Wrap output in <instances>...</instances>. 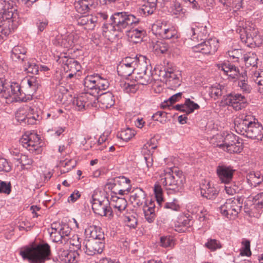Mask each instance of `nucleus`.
<instances>
[{
    "mask_svg": "<svg viewBox=\"0 0 263 263\" xmlns=\"http://www.w3.org/2000/svg\"><path fill=\"white\" fill-rule=\"evenodd\" d=\"M200 192L202 196L210 200L214 199L218 194V191L209 182L201 184Z\"/></svg>",
    "mask_w": 263,
    "mask_h": 263,
    "instance_id": "5701e85b",
    "label": "nucleus"
},
{
    "mask_svg": "<svg viewBox=\"0 0 263 263\" xmlns=\"http://www.w3.org/2000/svg\"><path fill=\"white\" fill-rule=\"evenodd\" d=\"M243 248L240 250V254L242 256H249L251 255L250 250V242L249 240L242 241Z\"/></svg>",
    "mask_w": 263,
    "mask_h": 263,
    "instance_id": "680f3d73",
    "label": "nucleus"
},
{
    "mask_svg": "<svg viewBox=\"0 0 263 263\" xmlns=\"http://www.w3.org/2000/svg\"><path fill=\"white\" fill-rule=\"evenodd\" d=\"M205 246L212 251H214L221 247L220 243L216 239H209L205 243Z\"/></svg>",
    "mask_w": 263,
    "mask_h": 263,
    "instance_id": "bf43d9fd",
    "label": "nucleus"
},
{
    "mask_svg": "<svg viewBox=\"0 0 263 263\" xmlns=\"http://www.w3.org/2000/svg\"><path fill=\"white\" fill-rule=\"evenodd\" d=\"M235 170L230 166L218 165L216 168V173L219 180L223 183L232 181Z\"/></svg>",
    "mask_w": 263,
    "mask_h": 263,
    "instance_id": "6ab92c4d",
    "label": "nucleus"
},
{
    "mask_svg": "<svg viewBox=\"0 0 263 263\" xmlns=\"http://www.w3.org/2000/svg\"><path fill=\"white\" fill-rule=\"evenodd\" d=\"M243 31L245 32L246 39L243 40L244 39L242 37V34H241V40L243 42L248 44V45H255L259 46L263 42V39L260 35L258 34V31L253 30V31H249L243 29Z\"/></svg>",
    "mask_w": 263,
    "mask_h": 263,
    "instance_id": "aec40b11",
    "label": "nucleus"
},
{
    "mask_svg": "<svg viewBox=\"0 0 263 263\" xmlns=\"http://www.w3.org/2000/svg\"><path fill=\"white\" fill-rule=\"evenodd\" d=\"M133 26L126 31V35L129 42L138 43L142 41L145 34V31L142 28H136Z\"/></svg>",
    "mask_w": 263,
    "mask_h": 263,
    "instance_id": "4be33fe9",
    "label": "nucleus"
},
{
    "mask_svg": "<svg viewBox=\"0 0 263 263\" xmlns=\"http://www.w3.org/2000/svg\"><path fill=\"white\" fill-rule=\"evenodd\" d=\"M98 100L100 107L103 109L110 108L115 104L114 96L109 91L101 94Z\"/></svg>",
    "mask_w": 263,
    "mask_h": 263,
    "instance_id": "393cba45",
    "label": "nucleus"
},
{
    "mask_svg": "<svg viewBox=\"0 0 263 263\" xmlns=\"http://www.w3.org/2000/svg\"><path fill=\"white\" fill-rule=\"evenodd\" d=\"M20 254L29 263H44L50 260L51 253L50 246L45 243L24 247L21 248Z\"/></svg>",
    "mask_w": 263,
    "mask_h": 263,
    "instance_id": "39448f33",
    "label": "nucleus"
},
{
    "mask_svg": "<svg viewBox=\"0 0 263 263\" xmlns=\"http://www.w3.org/2000/svg\"><path fill=\"white\" fill-rule=\"evenodd\" d=\"M208 31L206 27L200 24H193L187 30V35L191 37L193 41L203 40L206 36Z\"/></svg>",
    "mask_w": 263,
    "mask_h": 263,
    "instance_id": "a211bd4d",
    "label": "nucleus"
},
{
    "mask_svg": "<svg viewBox=\"0 0 263 263\" xmlns=\"http://www.w3.org/2000/svg\"><path fill=\"white\" fill-rule=\"evenodd\" d=\"M130 180L124 177L119 176L108 180L106 185L115 194L127 195L131 190Z\"/></svg>",
    "mask_w": 263,
    "mask_h": 263,
    "instance_id": "6e6552de",
    "label": "nucleus"
},
{
    "mask_svg": "<svg viewBox=\"0 0 263 263\" xmlns=\"http://www.w3.org/2000/svg\"><path fill=\"white\" fill-rule=\"evenodd\" d=\"M251 114H241L235 121L236 132L248 138L261 140L263 137V127Z\"/></svg>",
    "mask_w": 263,
    "mask_h": 263,
    "instance_id": "20e7f679",
    "label": "nucleus"
},
{
    "mask_svg": "<svg viewBox=\"0 0 263 263\" xmlns=\"http://www.w3.org/2000/svg\"><path fill=\"white\" fill-rule=\"evenodd\" d=\"M161 246L166 248L174 245L173 239L170 236H163L160 238Z\"/></svg>",
    "mask_w": 263,
    "mask_h": 263,
    "instance_id": "69168bd1",
    "label": "nucleus"
},
{
    "mask_svg": "<svg viewBox=\"0 0 263 263\" xmlns=\"http://www.w3.org/2000/svg\"><path fill=\"white\" fill-rule=\"evenodd\" d=\"M156 6L151 5L148 3L145 2L140 8H139L137 11L138 13L141 15H149L152 14L155 11Z\"/></svg>",
    "mask_w": 263,
    "mask_h": 263,
    "instance_id": "c03bdc74",
    "label": "nucleus"
},
{
    "mask_svg": "<svg viewBox=\"0 0 263 263\" xmlns=\"http://www.w3.org/2000/svg\"><path fill=\"white\" fill-rule=\"evenodd\" d=\"M40 138L36 133H31L29 135L25 134L20 139V142L23 146L31 153L39 149L40 146Z\"/></svg>",
    "mask_w": 263,
    "mask_h": 263,
    "instance_id": "4468645a",
    "label": "nucleus"
},
{
    "mask_svg": "<svg viewBox=\"0 0 263 263\" xmlns=\"http://www.w3.org/2000/svg\"><path fill=\"white\" fill-rule=\"evenodd\" d=\"M225 151H227L230 153H240L242 149V143L239 141V140L236 141V142H234L232 145H228L220 147Z\"/></svg>",
    "mask_w": 263,
    "mask_h": 263,
    "instance_id": "a18cd8bd",
    "label": "nucleus"
},
{
    "mask_svg": "<svg viewBox=\"0 0 263 263\" xmlns=\"http://www.w3.org/2000/svg\"><path fill=\"white\" fill-rule=\"evenodd\" d=\"M166 112L162 111H158L154 114L152 118L154 120L163 123L164 121H165V119L166 118Z\"/></svg>",
    "mask_w": 263,
    "mask_h": 263,
    "instance_id": "e2e57ef3",
    "label": "nucleus"
},
{
    "mask_svg": "<svg viewBox=\"0 0 263 263\" xmlns=\"http://www.w3.org/2000/svg\"><path fill=\"white\" fill-rule=\"evenodd\" d=\"M168 12L172 15L178 16L183 13V9L180 3L176 0H173L171 2L169 5L167 6Z\"/></svg>",
    "mask_w": 263,
    "mask_h": 263,
    "instance_id": "4c0bfd02",
    "label": "nucleus"
},
{
    "mask_svg": "<svg viewBox=\"0 0 263 263\" xmlns=\"http://www.w3.org/2000/svg\"><path fill=\"white\" fill-rule=\"evenodd\" d=\"M123 89L127 93H135L138 89L139 87L137 84L124 83L123 84Z\"/></svg>",
    "mask_w": 263,
    "mask_h": 263,
    "instance_id": "052dcab7",
    "label": "nucleus"
},
{
    "mask_svg": "<svg viewBox=\"0 0 263 263\" xmlns=\"http://www.w3.org/2000/svg\"><path fill=\"white\" fill-rule=\"evenodd\" d=\"M160 183L167 190L175 193L181 192L183 189L185 178L183 172L177 168H169L160 175Z\"/></svg>",
    "mask_w": 263,
    "mask_h": 263,
    "instance_id": "423d86ee",
    "label": "nucleus"
},
{
    "mask_svg": "<svg viewBox=\"0 0 263 263\" xmlns=\"http://www.w3.org/2000/svg\"><path fill=\"white\" fill-rule=\"evenodd\" d=\"M25 70L28 73H31L33 74H38L39 67L35 62H28L27 65L25 67Z\"/></svg>",
    "mask_w": 263,
    "mask_h": 263,
    "instance_id": "6e6d98bb",
    "label": "nucleus"
},
{
    "mask_svg": "<svg viewBox=\"0 0 263 263\" xmlns=\"http://www.w3.org/2000/svg\"><path fill=\"white\" fill-rule=\"evenodd\" d=\"M225 102L227 105L231 106L236 111L241 110L248 105V100L245 95L238 93L227 95Z\"/></svg>",
    "mask_w": 263,
    "mask_h": 263,
    "instance_id": "f8f14e48",
    "label": "nucleus"
},
{
    "mask_svg": "<svg viewBox=\"0 0 263 263\" xmlns=\"http://www.w3.org/2000/svg\"><path fill=\"white\" fill-rule=\"evenodd\" d=\"M50 237L52 238L53 241L56 242L61 241V243L64 242V237L62 236L59 232L49 231Z\"/></svg>",
    "mask_w": 263,
    "mask_h": 263,
    "instance_id": "774afa93",
    "label": "nucleus"
},
{
    "mask_svg": "<svg viewBox=\"0 0 263 263\" xmlns=\"http://www.w3.org/2000/svg\"><path fill=\"white\" fill-rule=\"evenodd\" d=\"M135 132L129 128L122 129L119 132L117 136L125 141H128L135 136Z\"/></svg>",
    "mask_w": 263,
    "mask_h": 263,
    "instance_id": "09e8293b",
    "label": "nucleus"
},
{
    "mask_svg": "<svg viewBox=\"0 0 263 263\" xmlns=\"http://www.w3.org/2000/svg\"><path fill=\"white\" fill-rule=\"evenodd\" d=\"M2 96L6 99L13 97L23 102L27 101L26 97L22 96L20 85L15 82L11 84H5L4 89L2 92Z\"/></svg>",
    "mask_w": 263,
    "mask_h": 263,
    "instance_id": "ddd939ff",
    "label": "nucleus"
},
{
    "mask_svg": "<svg viewBox=\"0 0 263 263\" xmlns=\"http://www.w3.org/2000/svg\"><path fill=\"white\" fill-rule=\"evenodd\" d=\"M161 75L166 79V82H169L176 79L181 78V73L179 71H174L172 69H164L163 71H161Z\"/></svg>",
    "mask_w": 263,
    "mask_h": 263,
    "instance_id": "79ce46f5",
    "label": "nucleus"
},
{
    "mask_svg": "<svg viewBox=\"0 0 263 263\" xmlns=\"http://www.w3.org/2000/svg\"><path fill=\"white\" fill-rule=\"evenodd\" d=\"M85 233L89 235L90 239H98L104 241V234L100 227L90 226L85 230Z\"/></svg>",
    "mask_w": 263,
    "mask_h": 263,
    "instance_id": "cd10ccee",
    "label": "nucleus"
},
{
    "mask_svg": "<svg viewBox=\"0 0 263 263\" xmlns=\"http://www.w3.org/2000/svg\"><path fill=\"white\" fill-rule=\"evenodd\" d=\"M92 209L94 213L101 216H112V211L110 206V202L105 197L97 199L95 195L92 196Z\"/></svg>",
    "mask_w": 263,
    "mask_h": 263,
    "instance_id": "9d476101",
    "label": "nucleus"
},
{
    "mask_svg": "<svg viewBox=\"0 0 263 263\" xmlns=\"http://www.w3.org/2000/svg\"><path fill=\"white\" fill-rule=\"evenodd\" d=\"M242 59L246 66L257 67L258 58L254 52H248L243 54Z\"/></svg>",
    "mask_w": 263,
    "mask_h": 263,
    "instance_id": "a19ab883",
    "label": "nucleus"
},
{
    "mask_svg": "<svg viewBox=\"0 0 263 263\" xmlns=\"http://www.w3.org/2000/svg\"><path fill=\"white\" fill-rule=\"evenodd\" d=\"M111 22L105 23L102 27L103 35L109 40L118 35L117 33L123 32L133 26H137L140 19L125 12H116L110 17Z\"/></svg>",
    "mask_w": 263,
    "mask_h": 263,
    "instance_id": "f03ea898",
    "label": "nucleus"
},
{
    "mask_svg": "<svg viewBox=\"0 0 263 263\" xmlns=\"http://www.w3.org/2000/svg\"><path fill=\"white\" fill-rule=\"evenodd\" d=\"M220 67L221 69L232 79H238L239 75H241V73H239L238 68L230 63H225L222 64L221 65L219 66V68Z\"/></svg>",
    "mask_w": 263,
    "mask_h": 263,
    "instance_id": "bb28decb",
    "label": "nucleus"
},
{
    "mask_svg": "<svg viewBox=\"0 0 263 263\" xmlns=\"http://www.w3.org/2000/svg\"><path fill=\"white\" fill-rule=\"evenodd\" d=\"M39 117V115L35 113L34 109L28 106L20 108L15 114V118L18 121L29 125L35 124Z\"/></svg>",
    "mask_w": 263,
    "mask_h": 263,
    "instance_id": "9b49d317",
    "label": "nucleus"
},
{
    "mask_svg": "<svg viewBox=\"0 0 263 263\" xmlns=\"http://www.w3.org/2000/svg\"><path fill=\"white\" fill-rule=\"evenodd\" d=\"M185 113L190 114L194 112L195 110L199 108V105L195 103L194 101H191L190 99H187L184 102Z\"/></svg>",
    "mask_w": 263,
    "mask_h": 263,
    "instance_id": "8fccbe9b",
    "label": "nucleus"
},
{
    "mask_svg": "<svg viewBox=\"0 0 263 263\" xmlns=\"http://www.w3.org/2000/svg\"><path fill=\"white\" fill-rule=\"evenodd\" d=\"M26 49L21 46H16L13 48L11 51V58L13 61H24Z\"/></svg>",
    "mask_w": 263,
    "mask_h": 263,
    "instance_id": "e433bc0d",
    "label": "nucleus"
},
{
    "mask_svg": "<svg viewBox=\"0 0 263 263\" xmlns=\"http://www.w3.org/2000/svg\"><path fill=\"white\" fill-rule=\"evenodd\" d=\"M155 204L150 201L149 204H145L143 206V211L146 220L149 222H153L155 219Z\"/></svg>",
    "mask_w": 263,
    "mask_h": 263,
    "instance_id": "473e14b6",
    "label": "nucleus"
},
{
    "mask_svg": "<svg viewBox=\"0 0 263 263\" xmlns=\"http://www.w3.org/2000/svg\"><path fill=\"white\" fill-rule=\"evenodd\" d=\"M107 80L102 78L98 74L87 76L84 80V85L86 92L74 97L73 105L79 111L85 110L90 104L88 94L98 95L100 90L106 89L109 86Z\"/></svg>",
    "mask_w": 263,
    "mask_h": 263,
    "instance_id": "f257e3e1",
    "label": "nucleus"
},
{
    "mask_svg": "<svg viewBox=\"0 0 263 263\" xmlns=\"http://www.w3.org/2000/svg\"><path fill=\"white\" fill-rule=\"evenodd\" d=\"M25 82H27L26 87L28 89L27 91L28 95L27 98L28 100L31 98L32 95L37 89L39 87V83L36 80V78L35 77H31L30 78L27 79L26 80H24L23 83H25Z\"/></svg>",
    "mask_w": 263,
    "mask_h": 263,
    "instance_id": "72a5a7b5",
    "label": "nucleus"
},
{
    "mask_svg": "<svg viewBox=\"0 0 263 263\" xmlns=\"http://www.w3.org/2000/svg\"><path fill=\"white\" fill-rule=\"evenodd\" d=\"M154 191L157 202L160 207L163 206L164 209H170L175 211L179 210L180 206L176 202V200L171 202H164L163 197V191L159 184H156L155 185Z\"/></svg>",
    "mask_w": 263,
    "mask_h": 263,
    "instance_id": "2eb2a0df",
    "label": "nucleus"
},
{
    "mask_svg": "<svg viewBox=\"0 0 263 263\" xmlns=\"http://www.w3.org/2000/svg\"><path fill=\"white\" fill-rule=\"evenodd\" d=\"M92 6L91 0H77L74 3V7L77 12L85 13L88 12Z\"/></svg>",
    "mask_w": 263,
    "mask_h": 263,
    "instance_id": "f704fd0d",
    "label": "nucleus"
},
{
    "mask_svg": "<svg viewBox=\"0 0 263 263\" xmlns=\"http://www.w3.org/2000/svg\"><path fill=\"white\" fill-rule=\"evenodd\" d=\"M216 139H221L222 141L218 142L216 145L217 147H222L228 145H232L234 142H236L238 139V137L232 133L227 134L224 137L221 135H217L215 137Z\"/></svg>",
    "mask_w": 263,
    "mask_h": 263,
    "instance_id": "c756f323",
    "label": "nucleus"
},
{
    "mask_svg": "<svg viewBox=\"0 0 263 263\" xmlns=\"http://www.w3.org/2000/svg\"><path fill=\"white\" fill-rule=\"evenodd\" d=\"M218 47V41L216 39H210L195 45L193 49L195 51L203 54H213L217 51Z\"/></svg>",
    "mask_w": 263,
    "mask_h": 263,
    "instance_id": "dca6fc26",
    "label": "nucleus"
},
{
    "mask_svg": "<svg viewBox=\"0 0 263 263\" xmlns=\"http://www.w3.org/2000/svg\"><path fill=\"white\" fill-rule=\"evenodd\" d=\"M192 220L189 217L184 216H181L175 222V230L179 232H184L192 225Z\"/></svg>",
    "mask_w": 263,
    "mask_h": 263,
    "instance_id": "c85d7f7f",
    "label": "nucleus"
},
{
    "mask_svg": "<svg viewBox=\"0 0 263 263\" xmlns=\"http://www.w3.org/2000/svg\"><path fill=\"white\" fill-rule=\"evenodd\" d=\"M254 199L255 200V206L257 209L260 210L263 208V192L256 195Z\"/></svg>",
    "mask_w": 263,
    "mask_h": 263,
    "instance_id": "338daca9",
    "label": "nucleus"
},
{
    "mask_svg": "<svg viewBox=\"0 0 263 263\" xmlns=\"http://www.w3.org/2000/svg\"><path fill=\"white\" fill-rule=\"evenodd\" d=\"M238 80V86L240 90L244 93H249L252 90V88L248 84V77L246 72H242L241 75H239Z\"/></svg>",
    "mask_w": 263,
    "mask_h": 263,
    "instance_id": "c9c22d12",
    "label": "nucleus"
},
{
    "mask_svg": "<svg viewBox=\"0 0 263 263\" xmlns=\"http://www.w3.org/2000/svg\"><path fill=\"white\" fill-rule=\"evenodd\" d=\"M152 31L154 34L162 38L172 39L174 42L179 37L178 31L175 28L165 21L155 22L152 25Z\"/></svg>",
    "mask_w": 263,
    "mask_h": 263,
    "instance_id": "0eeeda50",
    "label": "nucleus"
},
{
    "mask_svg": "<svg viewBox=\"0 0 263 263\" xmlns=\"http://www.w3.org/2000/svg\"><path fill=\"white\" fill-rule=\"evenodd\" d=\"M59 232L64 237V241L65 243L67 240L70 237L71 232V229L66 223H62V227L60 228Z\"/></svg>",
    "mask_w": 263,
    "mask_h": 263,
    "instance_id": "5fc2aeb1",
    "label": "nucleus"
},
{
    "mask_svg": "<svg viewBox=\"0 0 263 263\" xmlns=\"http://www.w3.org/2000/svg\"><path fill=\"white\" fill-rule=\"evenodd\" d=\"M118 72L124 77L129 76L135 70L132 68L126 67L124 65L120 64L117 68Z\"/></svg>",
    "mask_w": 263,
    "mask_h": 263,
    "instance_id": "13d9d810",
    "label": "nucleus"
},
{
    "mask_svg": "<svg viewBox=\"0 0 263 263\" xmlns=\"http://www.w3.org/2000/svg\"><path fill=\"white\" fill-rule=\"evenodd\" d=\"M84 251L88 255H94L100 254L104 247V241L98 239H88L85 240Z\"/></svg>",
    "mask_w": 263,
    "mask_h": 263,
    "instance_id": "f3484780",
    "label": "nucleus"
},
{
    "mask_svg": "<svg viewBox=\"0 0 263 263\" xmlns=\"http://www.w3.org/2000/svg\"><path fill=\"white\" fill-rule=\"evenodd\" d=\"M11 192L10 182L0 180V193L9 195Z\"/></svg>",
    "mask_w": 263,
    "mask_h": 263,
    "instance_id": "4d7b16f0",
    "label": "nucleus"
},
{
    "mask_svg": "<svg viewBox=\"0 0 263 263\" xmlns=\"http://www.w3.org/2000/svg\"><path fill=\"white\" fill-rule=\"evenodd\" d=\"M248 182L251 186L256 187L263 180L259 172H251L247 176Z\"/></svg>",
    "mask_w": 263,
    "mask_h": 263,
    "instance_id": "ea45409f",
    "label": "nucleus"
},
{
    "mask_svg": "<svg viewBox=\"0 0 263 263\" xmlns=\"http://www.w3.org/2000/svg\"><path fill=\"white\" fill-rule=\"evenodd\" d=\"M145 62V57L143 55H140L138 57H126L124 59L121 63H124L125 64H133L136 65L141 66L142 63Z\"/></svg>",
    "mask_w": 263,
    "mask_h": 263,
    "instance_id": "de8ad7c7",
    "label": "nucleus"
},
{
    "mask_svg": "<svg viewBox=\"0 0 263 263\" xmlns=\"http://www.w3.org/2000/svg\"><path fill=\"white\" fill-rule=\"evenodd\" d=\"M97 21L98 17L92 15L82 16L77 20L78 24L87 30L94 29Z\"/></svg>",
    "mask_w": 263,
    "mask_h": 263,
    "instance_id": "b1692460",
    "label": "nucleus"
},
{
    "mask_svg": "<svg viewBox=\"0 0 263 263\" xmlns=\"http://www.w3.org/2000/svg\"><path fill=\"white\" fill-rule=\"evenodd\" d=\"M141 71H138L137 75L136 77V80L138 84L146 85L152 81V77L149 74L146 72V66H144L143 68L140 67ZM139 69L137 71H139Z\"/></svg>",
    "mask_w": 263,
    "mask_h": 263,
    "instance_id": "7c9ffc66",
    "label": "nucleus"
},
{
    "mask_svg": "<svg viewBox=\"0 0 263 263\" xmlns=\"http://www.w3.org/2000/svg\"><path fill=\"white\" fill-rule=\"evenodd\" d=\"M228 54L234 60V62H238L240 59L243 60V51L240 49H234L228 51Z\"/></svg>",
    "mask_w": 263,
    "mask_h": 263,
    "instance_id": "3c124183",
    "label": "nucleus"
},
{
    "mask_svg": "<svg viewBox=\"0 0 263 263\" xmlns=\"http://www.w3.org/2000/svg\"><path fill=\"white\" fill-rule=\"evenodd\" d=\"M110 205L114 208L115 212L118 214V213H121L125 210L127 203L124 198L112 196L110 202Z\"/></svg>",
    "mask_w": 263,
    "mask_h": 263,
    "instance_id": "a878e982",
    "label": "nucleus"
},
{
    "mask_svg": "<svg viewBox=\"0 0 263 263\" xmlns=\"http://www.w3.org/2000/svg\"><path fill=\"white\" fill-rule=\"evenodd\" d=\"M18 20V15L13 2L0 0V40L17 28Z\"/></svg>",
    "mask_w": 263,
    "mask_h": 263,
    "instance_id": "7ed1b4c3",
    "label": "nucleus"
},
{
    "mask_svg": "<svg viewBox=\"0 0 263 263\" xmlns=\"http://www.w3.org/2000/svg\"><path fill=\"white\" fill-rule=\"evenodd\" d=\"M243 199L240 197L228 199L220 207L221 213L230 219H235L242 206Z\"/></svg>",
    "mask_w": 263,
    "mask_h": 263,
    "instance_id": "1a4fd4ad",
    "label": "nucleus"
},
{
    "mask_svg": "<svg viewBox=\"0 0 263 263\" xmlns=\"http://www.w3.org/2000/svg\"><path fill=\"white\" fill-rule=\"evenodd\" d=\"M69 243L70 245L72 246L73 248V250L78 252L81 250V242L80 241V238L77 235H73L72 237H69L66 243Z\"/></svg>",
    "mask_w": 263,
    "mask_h": 263,
    "instance_id": "603ef678",
    "label": "nucleus"
},
{
    "mask_svg": "<svg viewBox=\"0 0 263 263\" xmlns=\"http://www.w3.org/2000/svg\"><path fill=\"white\" fill-rule=\"evenodd\" d=\"M146 196L145 192L141 188L137 187L131 192L130 201L138 206L142 205L143 203L147 204L146 202Z\"/></svg>",
    "mask_w": 263,
    "mask_h": 263,
    "instance_id": "412c9836",
    "label": "nucleus"
},
{
    "mask_svg": "<svg viewBox=\"0 0 263 263\" xmlns=\"http://www.w3.org/2000/svg\"><path fill=\"white\" fill-rule=\"evenodd\" d=\"M64 68L67 72H73V73H77L80 70L81 65L78 62L73 59L70 58L66 60Z\"/></svg>",
    "mask_w": 263,
    "mask_h": 263,
    "instance_id": "58836bf2",
    "label": "nucleus"
},
{
    "mask_svg": "<svg viewBox=\"0 0 263 263\" xmlns=\"http://www.w3.org/2000/svg\"><path fill=\"white\" fill-rule=\"evenodd\" d=\"M11 170V166L7 161L4 158L0 157V172H9Z\"/></svg>",
    "mask_w": 263,
    "mask_h": 263,
    "instance_id": "0e129e2a",
    "label": "nucleus"
},
{
    "mask_svg": "<svg viewBox=\"0 0 263 263\" xmlns=\"http://www.w3.org/2000/svg\"><path fill=\"white\" fill-rule=\"evenodd\" d=\"M224 88L219 84H215L209 88V95L211 98L216 99L221 96L224 91Z\"/></svg>",
    "mask_w": 263,
    "mask_h": 263,
    "instance_id": "37998d69",
    "label": "nucleus"
},
{
    "mask_svg": "<svg viewBox=\"0 0 263 263\" xmlns=\"http://www.w3.org/2000/svg\"><path fill=\"white\" fill-rule=\"evenodd\" d=\"M153 50L156 54L164 53L168 49V45L164 41L162 40L157 41L154 43Z\"/></svg>",
    "mask_w": 263,
    "mask_h": 263,
    "instance_id": "49530a36",
    "label": "nucleus"
},
{
    "mask_svg": "<svg viewBox=\"0 0 263 263\" xmlns=\"http://www.w3.org/2000/svg\"><path fill=\"white\" fill-rule=\"evenodd\" d=\"M224 184L225 190L228 195H233L239 192L240 190L239 186L232 181Z\"/></svg>",
    "mask_w": 263,
    "mask_h": 263,
    "instance_id": "864d4df0",
    "label": "nucleus"
},
{
    "mask_svg": "<svg viewBox=\"0 0 263 263\" xmlns=\"http://www.w3.org/2000/svg\"><path fill=\"white\" fill-rule=\"evenodd\" d=\"M60 255L62 260L66 263H74L77 261L79 254L75 250H63Z\"/></svg>",
    "mask_w": 263,
    "mask_h": 263,
    "instance_id": "2f4dec72",
    "label": "nucleus"
}]
</instances>
